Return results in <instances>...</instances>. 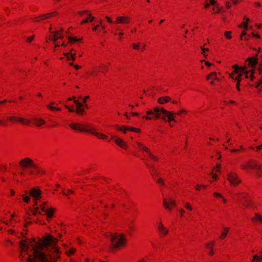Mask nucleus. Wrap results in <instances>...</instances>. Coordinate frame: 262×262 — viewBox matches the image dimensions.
I'll return each mask as SVG.
<instances>
[{
  "label": "nucleus",
  "instance_id": "43",
  "mask_svg": "<svg viewBox=\"0 0 262 262\" xmlns=\"http://www.w3.org/2000/svg\"><path fill=\"white\" fill-rule=\"evenodd\" d=\"M211 75H212V79H217V74L216 72H213L211 73Z\"/></svg>",
  "mask_w": 262,
  "mask_h": 262
},
{
  "label": "nucleus",
  "instance_id": "63",
  "mask_svg": "<svg viewBox=\"0 0 262 262\" xmlns=\"http://www.w3.org/2000/svg\"><path fill=\"white\" fill-rule=\"evenodd\" d=\"M0 125H7V124L4 122V121H3L2 120H0Z\"/></svg>",
  "mask_w": 262,
  "mask_h": 262
},
{
  "label": "nucleus",
  "instance_id": "55",
  "mask_svg": "<svg viewBox=\"0 0 262 262\" xmlns=\"http://www.w3.org/2000/svg\"><path fill=\"white\" fill-rule=\"evenodd\" d=\"M89 96H86V97H85L83 99V103H86V100H88V99H89Z\"/></svg>",
  "mask_w": 262,
  "mask_h": 262
},
{
  "label": "nucleus",
  "instance_id": "33",
  "mask_svg": "<svg viewBox=\"0 0 262 262\" xmlns=\"http://www.w3.org/2000/svg\"><path fill=\"white\" fill-rule=\"evenodd\" d=\"M68 38L69 42H71V43H72L73 42H76V41H80V40H81V38L77 39L76 37H75L69 36Z\"/></svg>",
  "mask_w": 262,
  "mask_h": 262
},
{
  "label": "nucleus",
  "instance_id": "56",
  "mask_svg": "<svg viewBox=\"0 0 262 262\" xmlns=\"http://www.w3.org/2000/svg\"><path fill=\"white\" fill-rule=\"evenodd\" d=\"M225 4H226V6L227 8H230L231 7V5H230V4L229 2H226L225 3Z\"/></svg>",
  "mask_w": 262,
  "mask_h": 262
},
{
  "label": "nucleus",
  "instance_id": "9",
  "mask_svg": "<svg viewBox=\"0 0 262 262\" xmlns=\"http://www.w3.org/2000/svg\"><path fill=\"white\" fill-rule=\"evenodd\" d=\"M228 180L231 184L233 186H236L241 183V181L237 174L234 172H230L228 174Z\"/></svg>",
  "mask_w": 262,
  "mask_h": 262
},
{
  "label": "nucleus",
  "instance_id": "47",
  "mask_svg": "<svg viewBox=\"0 0 262 262\" xmlns=\"http://www.w3.org/2000/svg\"><path fill=\"white\" fill-rule=\"evenodd\" d=\"M201 49L203 51L202 54H203L204 56L205 57H206L207 56V55L205 54V51H208V49H207V48L206 49V48H204L203 47H201Z\"/></svg>",
  "mask_w": 262,
  "mask_h": 262
},
{
  "label": "nucleus",
  "instance_id": "61",
  "mask_svg": "<svg viewBox=\"0 0 262 262\" xmlns=\"http://www.w3.org/2000/svg\"><path fill=\"white\" fill-rule=\"evenodd\" d=\"M211 78H212V75H211V73H210L209 75H207V76H206V79H207V80H209V79H211Z\"/></svg>",
  "mask_w": 262,
  "mask_h": 262
},
{
  "label": "nucleus",
  "instance_id": "38",
  "mask_svg": "<svg viewBox=\"0 0 262 262\" xmlns=\"http://www.w3.org/2000/svg\"><path fill=\"white\" fill-rule=\"evenodd\" d=\"M133 47L134 49H136V50H139L140 49V42H138V43L136 44V43H133Z\"/></svg>",
  "mask_w": 262,
  "mask_h": 262
},
{
  "label": "nucleus",
  "instance_id": "27",
  "mask_svg": "<svg viewBox=\"0 0 262 262\" xmlns=\"http://www.w3.org/2000/svg\"><path fill=\"white\" fill-rule=\"evenodd\" d=\"M51 33L52 34L50 36V39L54 41H56L58 39L57 34L59 33V31L51 32Z\"/></svg>",
  "mask_w": 262,
  "mask_h": 262
},
{
  "label": "nucleus",
  "instance_id": "21",
  "mask_svg": "<svg viewBox=\"0 0 262 262\" xmlns=\"http://www.w3.org/2000/svg\"><path fill=\"white\" fill-rule=\"evenodd\" d=\"M257 54L256 55V57L254 58L249 57L247 59V61H248L249 66L251 67H254L257 63Z\"/></svg>",
  "mask_w": 262,
  "mask_h": 262
},
{
  "label": "nucleus",
  "instance_id": "57",
  "mask_svg": "<svg viewBox=\"0 0 262 262\" xmlns=\"http://www.w3.org/2000/svg\"><path fill=\"white\" fill-rule=\"evenodd\" d=\"M33 38H34V36H32L27 39V41L29 42H31L33 39Z\"/></svg>",
  "mask_w": 262,
  "mask_h": 262
},
{
  "label": "nucleus",
  "instance_id": "37",
  "mask_svg": "<svg viewBox=\"0 0 262 262\" xmlns=\"http://www.w3.org/2000/svg\"><path fill=\"white\" fill-rule=\"evenodd\" d=\"M74 103L77 105V108H82V107L83 106L82 103L79 102L76 100H74Z\"/></svg>",
  "mask_w": 262,
  "mask_h": 262
},
{
  "label": "nucleus",
  "instance_id": "5",
  "mask_svg": "<svg viewBox=\"0 0 262 262\" xmlns=\"http://www.w3.org/2000/svg\"><path fill=\"white\" fill-rule=\"evenodd\" d=\"M19 164L23 169L28 170L29 174L31 175H33L34 173L32 170H30L31 168L34 169L37 173L42 172L40 169L29 158H25L21 160L19 162Z\"/></svg>",
  "mask_w": 262,
  "mask_h": 262
},
{
  "label": "nucleus",
  "instance_id": "25",
  "mask_svg": "<svg viewBox=\"0 0 262 262\" xmlns=\"http://www.w3.org/2000/svg\"><path fill=\"white\" fill-rule=\"evenodd\" d=\"M214 245V242H210L208 243H206L205 244V246L207 248L209 249L210 250V251L209 252V254L210 255H213V246Z\"/></svg>",
  "mask_w": 262,
  "mask_h": 262
},
{
  "label": "nucleus",
  "instance_id": "49",
  "mask_svg": "<svg viewBox=\"0 0 262 262\" xmlns=\"http://www.w3.org/2000/svg\"><path fill=\"white\" fill-rule=\"evenodd\" d=\"M210 2V5L215 6L216 5V2L214 0H209Z\"/></svg>",
  "mask_w": 262,
  "mask_h": 262
},
{
  "label": "nucleus",
  "instance_id": "53",
  "mask_svg": "<svg viewBox=\"0 0 262 262\" xmlns=\"http://www.w3.org/2000/svg\"><path fill=\"white\" fill-rule=\"evenodd\" d=\"M89 19L88 17L85 19H84L81 21V24H83L86 23L89 21Z\"/></svg>",
  "mask_w": 262,
  "mask_h": 262
},
{
  "label": "nucleus",
  "instance_id": "22",
  "mask_svg": "<svg viewBox=\"0 0 262 262\" xmlns=\"http://www.w3.org/2000/svg\"><path fill=\"white\" fill-rule=\"evenodd\" d=\"M146 165L149 169L151 175L154 176L158 174V171L153 165H150L147 162H146Z\"/></svg>",
  "mask_w": 262,
  "mask_h": 262
},
{
  "label": "nucleus",
  "instance_id": "18",
  "mask_svg": "<svg viewBox=\"0 0 262 262\" xmlns=\"http://www.w3.org/2000/svg\"><path fill=\"white\" fill-rule=\"evenodd\" d=\"M237 196L238 200L240 201L242 204H243L246 200L250 198L248 194L244 192L237 194Z\"/></svg>",
  "mask_w": 262,
  "mask_h": 262
},
{
  "label": "nucleus",
  "instance_id": "44",
  "mask_svg": "<svg viewBox=\"0 0 262 262\" xmlns=\"http://www.w3.org/2000/svg\"><path fill=\"white\" fill-rule=\"evenodd\" d=\"M157 182L161 185L164 186V183L163 180L161 178H159L157 180Z\"/></svg>",
  "mask_w": 262,
  "mask_h": 262
},
{
  "label": "nucleus",
  "instance_id": "54",
  "mask_svg": "<svg viewBox=\"0 0 262 262\" xmlns=\"http://www.w3.org/2000/svg\"><path fill=\"white\" fill-rule=\"evenodd\" d=\"M216 168H217V169L216 170V171L217 172H221L220 171V168H221V165L220 164H217L216 165Z\"/></svg>",
  "mask_w": 262,
  "mask_h": 262
},
{
  "label": "nucleus",
  "instance_id": "14",
  "mask_svg": "<svg viewBox=\"0 0 262 262\" xmlns=\"http://www.w3.org/2000/svg\"><path fill=\"white\" fill-rule=\"evenodd\" d=\"M8 119L12 121L17 120L26 125H28L30 123L29 120L20 117H8Z\"/></svg>",
  "mask_w": 262,
  "mask_h": 262
},
{
  "label": "nucleus",
  "instance_id": "40",
  "mask_svg": "<svg viewBox=\"0 0 262 262\" xmlns=\"http://www.w3.org/2000/svg\"><path fill=\"white\" fill-rule=\"evenodd\" d=\"M99 24L98 25H96L93 28V31H95L97 30V29L100 27V26L101 25H102V21L101 20H100L99 21Z\"/></svg>",
  "mask_w": 262,
  "mask_h": 262
},
{
  "label": "nucleus",
  "instance_id": "29",
  "mask_svg": "<svg viewBox=\"0 0 262 262\" xmlns=\"http://www.w3.org/2000/svg\"><path fill=\"white\" fill-rule=\"evenodd\" d=\"M55 104L54 102H51L50 104L47 105V107L51 111H60V108L56 107L53 106Z\"/></svg>",
  "mask_w": 262,
  "mask_h": 262
},
{
  "label": "nucleus",
  "instance_id": "11",
  "mask_svg": "<svg viewBox=\"0 0 262 262\" xmlns=\"http://www.w3.org/2000/svg\"><path fill=\"white\" fill-rule=\"evenodd\" d=\"M25 192L26 194L30 193L31 196L34 198V200H37L41 198V191L35 188L31 189L30 192L26 190L25 191Z\"/></svg>",
  "mask_w": 262,
  "mask_h": 262
},
{
  "label": "nucleus",
  "instance_id": "4",
  "mask_svg": "<svg viewBox=\"0 0 262 262\" xmlns=\"http://www.w3.org/2000/svg\"><path fill=\"white\" fill-rule=\"evenodd\" d=\"M146 114L148 115H154L156 119L159 118L161 116V118L165 121L167 120L166 118H168L167 121L168 122H170L171 121H176L173 117L174 113L167 111L164 110L163 107H155L153 111H148L146 112Z\"/></svg>",
  "mask_w": 262,
  "mask_h": 262
},
{
  "label": "nucleus",
  "instance_id": "16",
  "mask_svg": "<svg viewBox=\"0 0 262 262\" xmlns=\"http://www.w3.org/2000/svg\"><path fill=\"white\" fill-rule=\"evenodd\" d=\"M73 49H71L69 50V52L63 53V55L66 57L68 60H72L73 61L75 60L76 53H73Z\"/></svg>",
  "mask_w": 262,
  "mask_h": 262
},
{
  "label": "nucleus",
  "instance_id": "1",
  "mask_svg": "<svg viewBox=\"0 0 262 262\" xmlns=\"http://www.w3.org/2000/svg\"><path fill=\"white\" fill-rule=\"evenodd\" d=\"M57 241L51 235H46L39 242L33 240L27 244L21 240L20 257L21 260L23 258L27 259V262H55L60 254Z\"/></svg>",
  "mask_w": 262,
  "mask_h": 262
},
{
  "label": "nucleus",
  "instance_id": "36",
  "mask_svg": "<svg viewBox=\"0 0 262 262\" xmlns=\"http://www.w3.org/2000/svg\"><path fill=\"white\" fill-rule=\"evenodd\" d=\"M224 35H225L226 38L227 39H231L232 38L231 31L225 32L224 33Z\"/></svg>",
  "mask_w": 262,
  "mask_h": 262
},
{
  "label": "nucleus",
  "instance_id": "52",
  "mask_svg": "<svg viewBox=\"0 0 262 262\" xmlns=\"http://www.w3.org/2000/svg\"><path fill=\"white\" fill-rule=\"evenodd\" d=\"M216 8L217 9V13L220 12L221 11V10L222 9V7H219L218 5L216 6Z\"/></svg>",
  "mask_w": 262,
  "mask_h": 262
},
{
  "label": "nucleus",
  "instance_id": "19",
  "mask_svg": "<svg viewBox=\"0 0 262 262\" xmlns=\"http://www.w3.org/2000/svg\"><path fill=\"white\" fill-rule=\"evenodd\" d=\"M116 128L119 131L123 132V133L124 134H125L126 131H127V130L131 131V132H134L136 130V128H135V127H128L125 126H116Z\"/></svg>",
  "mask_w": 262,
  "mask_h": 262
},
{
  "label": "nucleus",
  "instance_id": "42",
  "mask_svg": "<svg viewBox=\"0 0 262 262\" xmlns=\"http://www.w3.org/2000/svg\"><path fill=\"white\" fill-rule=\"evenodd\" d=\"M185 207L186 208H187L188 210H189L190 211H191L192 210V207L191 206L190 204L188 203H186L185 204Z\"/></svg>",
  "mask_w": 262,
  "mask_h": 262
},
{
  "label": "nucleus",
  "instance_id": "30",
  "mask_svg": "<svg viewBox=\"0 0 262 262\" xmlns=\"http://www.w3.org/2000/svg\"><path fill=\"white\" fill-rule=\"evenodd\" d=\"M158 229L162 234L164 235L168 232V230L164 226L158 227Z\"/></svg>",
  "mask_w": 262,
  "mask_h": 262
},
{
  "label": "nucleus",
  "instance_id": "7",
  "mask_svg": "<svg viewBox=\"0 0 262 262\" xmlns=\"http://www.w3.org/2000/svg\"><path fill=\"white\" fill-rule=\"evenodd\" d=\"M247 167H249L251 169H255L257 170V174L261 176H262V164H259L256 161H251L247 163V165H242V167L246 169Z\"/></svg>",
  "mask_w": 262,
  "mask_h": 262
},
{
  "label": "nucleus",
  "instance_id": "15",
  "mask_svg": "<svg viewBox=\"0 0 262 262\" xmlns=\"http://www.w3.org/2000/svg\"><path fill=\"white\" fill-rule=\"evenodd\" d=\"M54 14H55V12L43 14L41 16L35 17L34 18H33V20L34 21H39L40 20L47 19L51 16H53L54 15Z\"/></svg>",
  "mask_w": 262,
  "mask_h": 262
},
{
  "label": "nucleus",
  "instance_id": "26",
  "mask_svg": "<svg viewBox=\"0 0 262 262\" xmlns=\"http://www.w3.org/2000/svg\"><path fill=\"white\" fill-rule=\"evenodd\" d=\"M253 222L262 223V215L258 213H255L254 217L251 219Z\"/></svg>",
  "mask_w": 262,
  "mask_h": 262
},
{
  "label": "nucleus",
  "instance_id": "51",
  "mask_svg": "<svg viewBox=\"0 0 262 262\" xmlns=\"http://www.w3.org/2000/svg\"><path fill=\"white\" fill-rule=\"evenodd\" d=\"M260 84H262V79L261 80V81H260V83H259L258 84H257V85H256V87L257 88L259 89V91H261V89H262V87H260Z\"/></svg>",
  "mask_w": 262,
  "mask_h": 262
},
{
  "label": "nucleus",
  "instance_id": "20",
  "mask_svg": "<svg viewBox=\"0 0 262 262\" xmlns=\"http://www.w3.org/2000/svg\"><path fill=\"white\" fill-rule=\"evenodd\" d=\"M65 107L68 108L70 112H76L77 114L82 115L84 113V110L82 108H77L76 110H75L73 107H69L68 105H66Z\"/></svg>",
  "mask_w": 262,
  "mask_h": 262
},
{
  "label": "nucleus",
  "instance_id": "8",
  "mask_svg": "<svg viewBox=\"0 0 262 262\" xmlns=\"http://www.w3.org/2000/svg\"><path fill=\"white\" fill-rule=\"evenodd\" d=\"M136 144L138 149L141 151L146 152L151 159H152L154 161L158 160V158L153 155V154L150 151V149L143 143L137 141Z\"/></svg>",
  "mask_w": 262,
  "mask_h": 262
},
{
  "label": "nucleus",
  "instance_id": "32",
  "mask_svg": "<svg viewBox=\"0 0 262 262\" xmlns=\"http://www.w3.org/2000/svg\"><path fill=\"white\" fill-rule=\"evenodd\" d=\"M262 260V255L259 256L257 255H254L253 257L252 262H259Z\"/></svg>",
  "mask_w": 262,
  "mask_h": 262
},
{
  "label": "nucleus",
  "instance_id": "46",
  "mask_svg": "<svg viewBox=\"0 0 262 262\" xmlns=\"http://www.w3.org/2000/svg\"><path fill=\"white\" fill-rule=\"evenodd\" d=\"M88 18L89 19V21L92 22L95 19L94 17H92L91 14H89Z\"/></svg>",
  "mask_w": 262,
  "mask_h": 262
},
{
  "label": "nucleus",
  "instance_id": "3",
  "mask_svg": "<svg viewBox=\"0 0 262 262\" xmlns=\"http://www.w3.org/2000/svg\"><path fill=\"white\" fill-rule=\"evenodd\" d=\"M106 237H110L112 244L110 249L112 251L118 249L124 246L126 242V238L123 234H105Z\"/></svg>",
  "mask_w": 262,
  "mask_h": 262
},
{
  "label": "nucleus",
  "instance_id": "34",
  "mask_svg": "<svg viewBox=\"0 0 262 262\" xmlns=\"http://www.w3.org/2000/svg\"><path fill=\"white\" fill-rule=\"evenodd\" d=\"M75 251H76L75 249H74L73 248H71L70 249L67 250L66 251V253L68 255L70 256V255L73 254Z\"/></svg>",
  "mask_w": 262,
  "mask_h": 262
},
{
  "label": "nucleus",
  "instance_id": "48",
  "mask_svg": "<svg viewBox=\"0 0 262 262\" xmlns=\"http://www.w3.org/2000/svg\"><path fill=\"white\" fill-rule=\"evenodd\" d=\"M258 71L259 74H262V62L259 64V68Z\"/></svg>",
  "mask_w": 262,
  "mask_h": 262
},
{
  "label": "nucleus",
  "instance_id": "31",
  "mask_svg": "<svg viewBox=\"0 0 262 262\" xmlns=\"http://www.w3.org/2000/svg\"><path fill=\"white\" fill-rule=\"evenodd\" d=\"M229 228L228 227H225L224 228V231L222 232L221 235L220 237L221 239L224 238L226 236L229 231Z\"/></svg>",
  "mask_w": 262,
  "mask_h": 262
},
{
  "label": "nucleus",
  "instance_id": "2",
  "mask_svg": "<svg viewBox=\"0 0 262 262\" xmlns=\"http://www.w3.org/2000/svg\"><path fill=\"white\" fill-rule=\"evenodd\" d=\"M234 69V73L230 75V77L237 81L236 85V88L238 91L240 90L239 82L242 79V77L244 75L246 78H250L251 80L254 79L253 72L252 71H248L246 67H239L237 64H235L232 67Z\"/></svg>",
  "mask_w": 262,
  "mask_h": 262
},
{
  "label": "nucleus",
  "instance_id": "10",
  "mask_svg": "<svg viewBox=\"0 0 262 262\" xmlns=\"http://www.w3.org/2000/svg\"><path fill=\"white\" fill-rule=\"evenodd\" d=\"M163 203L165 209L169 211H171L172 207L176 205L175 201L171 198H169L168 199L164 198Z\"/></svg>",
  "mask_w": 262,
  "mask_h": 262
},
{
  "label": "nucleus",
  "instance_id": "35",
  "mask_svg": "<svg viewBox=\"0 0 262 262\" xmlns=\"http://www.w3.org/2000/svg\"><path fill=\"white\" fill-rule=\"evenodd\" d=\"M33 214L35 215L40 214H41V212L39 211L38 207H34L33 210L32 211Z\"/></svg>",
  "mask_w": 262,
  "mask_h": 262
},
{
  "label": "nucleus",
  "instance_id": "45",
  "mask_svg": "<svg viewBox=\"0 0 262 262\" xmlns=\"http://www.w3.org/2000/svg\"><path fill=\"white\" fill-rule=\"evenodd\" d=\"M213 195L215 197L223 198L222 195L221 194L219 193L214 192L213 193Z\"/></svg>",
  "mask_w": 262,
  "mask_h": 262
},
{
  "label": "nucleus",
  "instance_id": "23",
  "mask_svg": "<svg viewBox=\"0 0 262 262\" xmlns=\"http://www.w3.org/2000/svg\"><path fill=\"white\" fill-rule=\"evenodd\" d=\"M243 204L247 208H251L253 207L254 203L251 198H250L248 200H246Z\"/></svg>",
  "mask_w": 262,
  "mask_h": 262
},
{
  "label": "nucleus",
  "instance_id": "50",
  "mask_svg": "<svg viewBox=\"0 0 262 262\" xmlns=\"http://www.w3.org/2000/svg\"><path fill=\"white\" fill-rule=\"evenodd\" d=\"M179 211L181 216H183L184 213L185 212V210L183 209H181L179 210Z\"/></svg>",
  "mask_w": 262,
  "mask_h": 262
},
{
  "label": "nucleus",
  "instance_id": "64",
  "mask_svg": "<svg viewBox=\"0 0 262 262\" xmlns=\"http://www.w3.org/2000/svg\"><path fill=\"white\" fill-rule=\"evenodd\" d=\"M210 6V4L209 3H206V4H205L204 5V7L205 8H208Z\"/></svg>",
  "mask_w": 262,
  "mask_h": 262
},
{
  "label": "nucleus",
  "instance_id": "24",
  "mask_svg": "<svg viewBox=\"0 0 262 262\" xmlns=\"http://www.w3.org/2000/svg\"><path fill=\"white\" fill-rule=\"evenodd\" d=\"M171 100V98L169 97L165 96V97H161L158 99V103L160 104H163L166 102H169Z\"/></svg>",
  "mask_w": 262,
  "mask_h": 262
},
{
  "label": "nucleus",
  "instance_id": "12",
  "mask_svg": "<svg viewBox=\"0 0 262 262\" xmlns=\"http://www.w3.org/2000/svg\"><path fill=\"white\" fill-rule=\"evenodd\" d=\"M111 139L120 147L124 148H127L126 143L121 138L115 136H112Z\"/></svg>",
  "mask_w": 262,
  "mask_h": 262
},
{
  "label": "nucleus",
  "instance_id": "13",
  "mask_svg": "<svg viewBox=\"0 0 262 262\" xmlns=\"http://www.w3.org/2000/svg\"><path fill=\"white\" fill-rule=\"evenodd\" d=\"M41 209L46 213L48 219L52 217L54 212V210L52 208H46L45 206L42 205L40 206Z\"/></svg>",
  "mask_w": 262,
  "mask_h": 262
},
{
  "label": "nucleus",
  "instance_id": "17",
  "mask_svg": "<svg viewBox=\"0 0 262 262\" xmlns=\"http://www.w3.org/2000/svg\"><path fill=\"white\" fill-rule=\"evenodd\" d=\"M129 20V18L127 16H119L116 18L115 24H127Z\"/></svg>",
  "mask_w": 262,
  "mask_h": 262
},
{
  "label": "nucleus",
  "instance_id": "62",
  "mask_svg": "<svg viewBox=\"0 0 262 262\" xmlns=\"http://www.w3.org/2000/svg\"><path fill=\"white\" fill-rule=\"evenodd\" d=\"M212 177L215 180L217 179V175L216 174H214V173L212 174Z\"/></svg>",
  "mask_w": 262,
  "mask_h": 262
},
{
  "label": "nucleus",
  "instance_id": "58",
  "mask_svg": "<svg viewBox=\"0 0 262 262\" xmlns=\"http://www.w3.org/2000/svg\"><path fill=\"white\" fill-rule=\"evenodd\" d=\"M102 67H103L104 70V71H102L103 72H106L107 71V68L105 66L102 65Z\"/></svg>",
  "mask_w": 262,
  "mask_h": 262
},
{
  "label": "nucleus",
  "instance_id": "6",
  "mask_svg": "<svg viewBox=\"0 0 262 262\" xmlns=\"http://www.w3.org/2000/svg\"><path fill=\"white\" fill-rule=\"evenodd\" d=\"M70 126L72 129L91 133L92 134L101 139H106L107 138V136L106 135H105L101 133L96 132L93 129L89 128H84V126L88 127V126L86 125H84L78 123H71L70 124Z\"/></svg>",
  "mask_w": 262,
  "mask_h": 262
},
{
  "label": "nucleus",
  "instance_id": "28",
  "mask_svg": "<svg viewBox=\"0 0 262 262\" xmlns=\"http://www.w3.org/2000/svg\"><path fill=\"white\" fill-rule=\"evenodd\" d=\"M33 120L35 121V124L37 126H40L42 124H45L46 122L42 119L34 118Z\"/></svg>",
  "mask_w": 262,
  "mask_h": 262
},
{
  "label": "nucleus",
  "instance_id": "39",
  "mask_svg": "<svg viewBox=\"0 0 262 262\" xmlns=\"http://www.w3.org/2000/svg\"><path fill=\"white\" fill-rule=\"evenodd\" d=\"M21 196H22V198L23 199V200L26 203H28L30 201V197L29 196H25L24 195H22Z\"/></svg>",
  "mask_w": 262,
  "mask_h": 262
},
{
  "label": "nucleus",
  "instance_id": "60",
  "mask_svg": "<svg viewBox=\"0 0 262 262\" xmlns=\"http://www.w3.org/2000/svg\"><path fill=\"white\" fill-rule=\"evenodd\" d=\"M247 34H246V32H245V31H243L242 35H241V39H243V36H245Z\"/></svg>",
  "mask_w": 262,
  "mask_h": 262
},
{
  "label": "nucleus",
  "instance_id": "41",
  "mask_svg": "<svg viewBox=\"0 0 262 262\" xmlns=\"http://www.w3.org/2000/svg\"><path fill=\"white\" fill-rule=\"evenodd\" d=\"M63 31L62 29L61 30V31H59V33L57 34V37H58V39H62L63 38V35H62V34L61 33V32Z\"/></svg>",
  "mask_w": 262,
  "mask_h": 262
},
{
  "label": "nucleus",
  "instance_id": "59",
  "mask_svg": "<svg viewBox=\"0 0 262 262\" xmlns=\"http://www.w3.org/2000/svg\"><path fill=\"white\" fill-rule=\"evenodd\" d=\"M105 17H106V18L107 20L109 23H112L113 22L112 20V19H111V18H110L109 17H108V16H106Z\"/></svg>",
  "mask_w": 262,
  "mask_h": 262
}]
</instances>
